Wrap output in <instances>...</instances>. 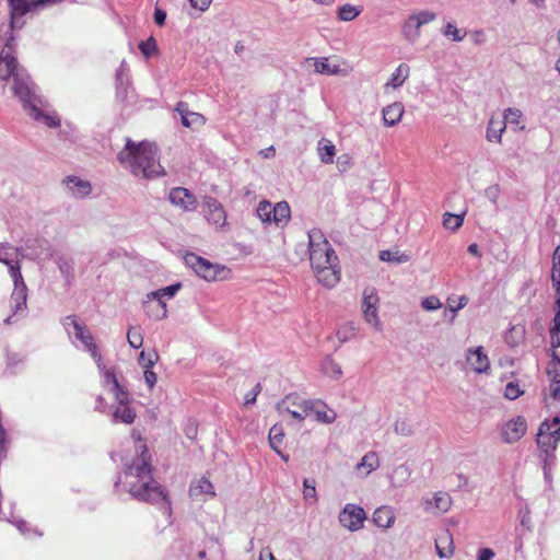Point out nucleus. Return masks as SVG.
<instances>
[{
  "instance_id": "a211bd4d",
  "label": "nucleus",
  "mask_w": 560,
  "mask_h": 560,
  "mask_svg": "<svg viewBox=\"0 0 560 560\" xmlns=\"http://www.w3.org/2000/svg\"><path fill=\"white\" fill-rule=\"evenodd\" d=\"M318 282L327 288L335 287L340 280V270L338 262L326 264L318 268H313Z\"/></svg>"
},
{
  "instance_id": "a19ab883",
  "label": "nucleus",
  "mask_w": 560,
  "mask_h": 560,
  "mask_svg": "<svg viewBox=\"0 0 560 560\" xmlns=\"http://www.w3.org/2000/svg\"><path fill=\"white\" fill-rule=\"evenodd\" d=\"M272 203L262 200L258 203L256 208V214L264 223H271L272 222Z\"/></svg>"
},
{
  "instance_id": "e433bc0d",
  "label": "nucleus",
  "mask_w": 560,
  "mask_h": 560,
  "mask_svg": "<svg viewBox=\"0 0 560 560\" xmlns=\"http://www.w3.org/2000/svg\"><path fill=\"white\" fill-rule=\"evenodd\" d=\"M409 74V67L406 63H401L397 67L393 73L390 80L386 83V86L398 88L407 79Z\"/></svg>"
},
{
  "instance_id": "338daca9",
  "label": "nucleus",
  "mask_w": 560,
  "mask_h": 560,
  "mask_svg": "<svg viewBox=\"0 0 560 560\" xmlns=\"http://www.w3.org/2000/svg\"><path fill=\"white\" fill-rule=\"evenodd\" d=\"M153 18L158 26H163L166 21V12L160 8H155Z\"/></svg>"
},
{
  "instance_id": "774afa93",
  "label": "nucleus",
  "mask_w": 560,
  "mask_h": 560,
  "mask_svg": "<svg viewBox=\"0 0 560 560\" xmlns=\"http://www.w3.org/2000/svg\"><path fill=\"white\" fill-rule=\"evenodd\" d=\"M495 553L491 548H481L478 552V560H492Z\"/></svg>"
},
{
  "instance_id": "5fc2aeb1",
  "label": "nucleus",
  "mask_w": 560,
  "mask_h": 560,
  "mask_svg": "<svg viewBox=\"0 0 560 560\" xmlns=\"http://www.w3.org/2000/svg\"><path fill=\"white\" fill-rule=\"evenodd\" d=\"M506 122L512 125L520 126L522 120V113L517 108H508L504 113L503 119Z\"/></svg>"
},
{
  "instance_id": "f257e3e1",
  "label": "nucleus",
  "mask_w": 560,
  "mask_h": 560,
  "mask_svg": "<svg viewBox=\"0 0 560 560\" xmlns=\"http://www.w3.org/2000/svg\"><path fill=\"white\" fill-rule=\"evenodd\" d=\"M141 453L126 465L125 477L130 495L138 500L151 504H163L170 510L166 491L152 477L151 455L147 445L141 446Z\"/></svg>"
},
{
  "instance_id": "1a4fd4ad",
  "label": "nucleus",
  "mask_w": 560,
  "mask_h": 560,
  "mask_svg": "<svg viewBox=\"0 0 560 560\" xmlns=\"http://www.w3.org/2000/svg\"><path fill=\"white\" fill-rule=\"evenodd\" d=\"M34 97L37 98V101L33 102L34 106L30 104V107H27L24 103H21L27 115L34 120L43 121L48 127H58L60 120L56 116L43 113V108L46 107L47 104L37 93V86L34 89Z\"/></svg>"
},
{
  "instance_id": "f3484780",
  "label": "nucleus",
  "mask_w": 560,
  "mask_h": 560,
  "mask_svg": "<svg viewBox=\"0 0 560 560\" xmlns=\"http://www.w3.org/2000/svg\"><path fill=\"white\" fill-rule=\"evenodd\" d=\"M11 7V19H10V27L11 28H21L24 25V20L22 19L28 11H31L34 7L33 0H9Z\"/></svg>"
},
{
  "instance_id": "f8f14e48",
  "label": "nucleus",
  "mask_w": 560,
  "mask_h": 560,
  "mask_svg": "<svg viewBox=\"0 0 560 560\" xmlns=\"http://www.w3.org/2000/svg\"><path fill=\"white\" fill-rule=\"evenodd\" d=\"M205 218L217 228H223L226 223V213L223 206L213 197L205 199Z\"/></svg>"
},
{
  "instance_id": "c756f323",
  "label": "nucleus",
  "mask_w": 560,
  "mask_h": 560,
  "mask_svg": "<svg viewBox=\"0 0 560 560\" xmlns=\"http://www.w3.org/2000/svg\"><path fill=\"white\" fill-rule=\"evenodd\" d=\"M201 494H209L211 498L215 497L213 485L207 478H201L197 483L189 488L190 498H198Z\"/></svg>"
},
{
  "instance_id": "6e6552de",
  "label": "nucleus",
  "mask_w": 560,
  "mask_h": 560,
  "mask_svg": "<svg viewBox=\"0 0 560 560\" xmlns=\"http://www.w3.org/2000/svg\"><path fill=\"white\" fill-rule=\"evenodd\" d=\"M378 296L373 288H366L363 291L362 311L366 323L376 330H382V324L377 315Z\"/></svg>"
},
{
  "instance_id": "72a5a7b5",
  "label": "nucleus",
  "mask_w": 560,
  "mask_h": 560,
  "mask_svg": "<svg viewBox=\"0 0 560 560\" xmlns=\"http://www.w3.org/2000/svg\"><path fill=\"white\" fill-rule=\"evenodd\" d=\"M322 368L324 373L335 381L341 378L342 376L341 365L330 357L324 360Z\"/></svg>"
},
{
  "instance_id": "412c9836",
  "label": "nucleus",
  "mask_w": 560,
  "mask_h": 560,
  "mask_svg": "<svg viewBox=\"0 0 560 560\" xmlns=\"http://www.w3.org/2000/svg\"><path fill=\"white\" fill-rule=\"evenodd\" d=\"M143 307L145 314L154 320H160L167 316L166 303L161 298L148 299L147 295L143 302Z\"/></svg>"
},
{
  "instance_id": "dca6fc26",
  "label": "nucleus",
  "mask_w": 560,
  "mask_h": 560,
  "mask_svg": "<svg viewBox=\"0 0 560 560\" xmlns=\"http://www.w3.org/2000/svg\"><path fill=\"white\" fill-rule=\"evenodd\" d=\"M305 415H315V419L322 423H332L336 420V413L332 410L326 411V405L322 401L303 400L300 404Z\"/></svg>"
},
{
  "instance_id": "bf43d9fd",
  "label": "nucleus",
  "mask_w": 560,
  "mask_h": 560,
  "mask_svg": "<svg viewBox=\"0 0 560 560\" xmlns=\"http://www.w3.org/2000/svg\"><path fill=\"white\" fill-rule=\"evenodd\" d=\"M442 307L441 301L432 295L422 301V308L427 311H433Z\"/></svg>"
},
{
  "instance_id": "c9c22d12",
  "label": "nucleus",
  "mask_w": 560,
  "mask_h": 560,
  "mask_svg": "<svg viewBox=\"0 0 560 560\" xmlns=\"http://www.w3.org/2000/svg\"><path fill=\"white\" fill-rule=\"evenodd\" d=\"M12 311L14 314L26 308V300H27V289L20 288L18 290H13L12 292Z\"/></svg>"
},
{
  "instance_id": "0eeeda50",
  "label": "nucleus",
  "mask_w": 560,
  "mask_h": 560,
  "mask_svg": "<svg viewBox=\"0 0 560 560\" xmlns=\"http://www.w3.org/2000/svg\"><path fill=\"white\" fill-rule=\"evenodd\" d=\"M365 520V511L357 504L348 503L339 513L340 524L351 532L361 529Z\"/></svg>"
},
{
  "instance_id": "4468645a",
  "label": "nucleus",
  "mask_w": 560,
  "mask_h": 560,
  "mask_svg": "<svg viewBox=\"0 0 560 560\" xmlns=\"http://www.w3.org/2000/svg\"><path fill=\"white\" fill-rule=\"evenodd\" d=\"M67 194L72 198H85L92 191V185L89 180L74 175H69L62 179Z\"/></svg>"
},
{
  "instance_id": "69168bd1",
  "label": "nucleus",
  "mask_w": 560,
  "mask_h": 560,
  "mask_svg": "<svg viewBox=\"0 0 560 560\" xmlns=\"http://www.w3.org/2000/svg\"><path fill=\"white\" fill-rule=\"evenodd\" d=\"M144 380H145L147 385L151 389L156 384L158 376L151 369H145L144 370Z\"/></svg>"
},
{
  "instance_id": "c85d7f7f",
  "label": "nucleus",
  "mask_w": 560,
  "mask_h": 560,
  "mask_svg": "<svg viewBox=\"0 0 560 560\" xmlns=\"http://www.w3.org/2000/svg\"><path fill=\"white\" fill-rule=\"evenodd\" d=\"M56 262H57L60 273L62 275V277L66 280V283L68 285H70L74 279V261H73V259L66 257V256H60L57 258Z\"/></svg>"
},
{
  "instance_id": "473e14b6",
  "label": "nucleus",
  "mask_w": 560,
  "mask_h": 560,
  "mask_svg": "<svg viewBox=\"0 0 560 560\" xmlns=\"http://www.w3.org/2000/svg\"><path fill=\"white\" fill-rule=\"evenodd\" d=\"M26 249L31 252L36 250L38 253H42V256H45V258H50L52 256L50 244L48 243V241L43 238L27 241Z\"/></svg>"
},
{
  "instance_id": "a18cd8bd",
  "label": "nucleus",
  "mask_w": 560,
  "mask_h": 560,
  "mask_svg": "<svg viewBox=\"0 0 560 560\" xmlns=\"http://www.w3.org/2000/svg\"><path fill=\"white\" fill-rule=\"evenodd\" d=\"M139 49L145 58H150L158 54V44L153 36H150L147 40L139 43Z\"/></svg>"
},
{
  "instance_id": "39448f33",
  "label": "nucleus",
  "mask_w": 560,
  "mask_h": 560,
  "mask_svg": "<svg viewBox=\"0 0 560 560\" xmlns=\"http://www.w3.org/2000/svg\"><path fill=\"white\" fill-rule=\"evenodd\" d=\"M184 260L187 267L191 268L196 275L207 281L223 279L228 272V269L224 266L213 264L194 253L186 254Z\"/></svg>"
},
{
  "instance_id": "6ab92c4d",
  "label": "nucleus",
  "mask_w": 560,
  "mask_h": 560,
  "mask_svg": "<svg viewBox=\"0 0 560 560\" xmlns=\"http://www.w3.org/2000/svg\"><path fill=\"white\" fill-rule=\"evenodd\" d=\"M175 110L180 115L182 125L187 128H200L206 124V118L196 112L188 109V104L178 102Z\"/></svg>"
},
{
  "instance_id": "2eb2a0df",
  "label": "nucleus",
  "mask_w": 560,
  "mask_h": 560,
  "mask_svg": "<svg viewBox=\"0 0 560 560\" xmlns=\"http://www.w3.org/2000/svg\"><path fill=\"white\" fill-rule=\"evenodd\" d=\"M168 200L172 205L182 208L185 211H194L197 208L196 197L184 187H175L170 191Z\"/></svg>"
},
{
  "instance_id": "ddd939ff",
  "label": "nucleus",
  "mask_w": 560,
  "mask_h": 560,
  "mask_svg": "<svg viewBox=\"0 0 560 560\" xmlns=\"http://www.w3.org/2000/svg\"><path fill=\"white\" fill-rule=\"evenodd\" d=\"M527 431V422L524 417L517 416L509 420L502 428V438L506 443L517 442Z\"/></svg>"
},
{
  "instance_id": "a878e982",
  "label": "nucleus",
  "mask_w": 560,
  "mask_h": 560,
  "mask_svg": "<svg viewBox=\"0 0 560 560\" xmlns=\"http://www.w3.org/2000/svg\"><path fill=\"white\" fill-rule=\"evenodd\" d=\"M419 30L420 14L413 13L402 25V34L408 40L415 42L418 38Z\"/></svg>"
},
{
  "instance_id": "4d7b16f0",
  "label": "nucleus",
  "mask_w": 560,
  "mask_h": 560,
  "mask_svg": "<svg viewBox=\"0 0 560 560\" xmlns=\"http://www.w3.org/2000/svg\"><path fill=\"white\" fill-rule=\"evenodd\" d=\"M112 392L117 400V406L129 404V393L121 385H118V388H112Z\"/></svg>"
},
{
  "instance_id": "9d476101",
  "label": "nucleus",
  "mask_w": 560,
  "mask_h": 560,
  "mask_svg": "<svg viewBox=\"0 0 560 560\" xmlns=\"http://www.w3.org/2000/svg\"><path fill=\"white\" fill-rule=\"evenodd\" d=\"M314 65V71L319 74L326 75H347L350 72V67L346 61L331 63L328 58H310Z\"/></svg>"
},
{
  "instance_id": "7c9ffc66",
  "label": "nucleus",
  "mask_w": 560,
  "mask_h": 560,
  "mask_svg": "<svg viewBox=\"0 0 560 560\" xmlns=\"http://www.w3.org/2000/svg\"><path fill=\"white\" fill-rule=\"evenodd\" d=\"M378 467V457L374 452L366 453L361 460L357 464V470L361 471V469H365L363 472L364 476H368L370 472L375 470Z\"/></svg>"
},
{
  "instance_id": "09e8293b",
  "label": "nucleus",
  "mask_w": 560,
  "mask_h": 560,
  "mask_svg": "<svg viewBox=\"0 0 560 560\" xmlns=\"http://www.w3.org/2000/svg\"><path fill=\"white\" fill-rule=\"evenodd\" d=\"M290 397H287L284 400L278 402L277 405V409L279 412H288L290 413L294 419H296L298 421H303L305 419V417H307L308 415H305L303 412V409L301 408V411H296V410H291L287 404L289 401Z\"/></svg>"
},
{
  "instance_id": "b1692460",
  "label": "nucleus",
  "mask_w": 560,
  "mask_h": 560,
  "mask_svg": "<svg viewBox=\"0 0 560 560\" xmlns=\"http://www.w3.org/2000/svg\"><path fill=\"white\" fill-rule=\"evenodd\" d=\"M291 217L290 206L287 201H280L272 208V222L277 226L285 225Z\"/></svg>"
},
{
  "instance_id": "cd10ccee",
  "label": "nucleus",
  "mask_w": 560,
  "mask_h": 560,
  "mask_svg": "<svg viewBox=\"0 0 560 560\" xmlns=\"http://www.w3.org/2000/svg\"><path fill=\"white\" fill-rule=\"evenodd\" d=\"M404 114V107L400 103H394L383 109V120L387 126L396 125Z\"/></svg>"
},
{
  "instance_id": "393cba45",
  "label": "nucleus",
  "mask_w": 560,
  "mask_h": 560,
  "mask_svg": "<svg viewBox=\"0 0 560 560\" xmlns=\"http://www.w3.org/2000/svg\"><path fill=\"white\" fill-rule=\"evenodd\" d=\"M505 121L491 117L487 128V140L490 142L501 143L502 133L505 130Z\"/></svg>"
},
{
  "instance_id": "c03bdc74",
  "label": "nucleus",
  "mask_w": 560,
  "mask_h": 560,
  "mask_svg": "<svg viewBox=\"0 0 560 560\" xmlns=\"http://www.w3.org/2000/svg\"><path fill=\"white\" fill-rule=\"evenodd\" d=\"M467 303L468 298L466 295L450 296L447 299V310L453 314L451 319H454L455 313L465 307Z\"/></svg>"
},
{
  "instance_id": "9b49d317",
  "label": "nucleus",
  "mask_w": 560,
  "mask_h": 560,
  "mask_svg": "<svg viewBox=\"0 0 560 560\" xmlns=\"http://www.w3.org/2000/svg\"><path fill=\"white\" fill-rule=\"evenodd\" d=\"M453 504L450 493L445 491L434 492L432 498L427 499L424 502V511L432 515H441L446 513Z\"/></svg>"
},
{
  "instance_id": "49530a36",
  "label": "nucleus",
  "mask_w": 560,
  "mask_h": 560,
  "mask_svg": "<svg viewBox=\"0 0 560 560\" xmlns=\"http://www.w3.org/2000/svg\"><path fill=\"white\" fill-rule=\"evenodd\" d=\"M127 340L131 348H141L143 343V337L140 331V328L130 327L127 332Z\"/></svg>"
},
{
  "instance_id": "f704fd0d",
  "label": "nucleus",
  "mask_w": 560,
  "mask_h": 560,
  "mask_svg": "<svg viewBox=\"0 0 560 560\" xmlns=\"http://www.w3.org/2000/svg\"><path fill=\"white\" fill-rule=\"evenodd\" d=\"M114 420L130 424L136 419V412L128 405L117 406L114 411Z\"/></svg>"
},
{
  "instance_id": "de8ad7c7",
  "label": "nucleus",
  "mask_w": 560,
  "mask_h": 560,
  "mask_svg": "<svg viewBox=\"0 0 560 560\" xmlns=\"http://www.w3.org/2000/svg\"><path fill=\"white\" fill-rule=\"evenodd\" d=\"M320 161L325 164L332 163L335 155V145L327 141L325 144L318 148Z\"/></svg>"
},
{
  "instance_id": "4c0bfd02",
  "label": "nucleus",
  "mask_w": 560,
  "mask_h": 560,
  "mask_svg": "<svg viewBox=\"0 0 560 560\" xmlns=\"http://www.w3.org/2000/svg\"><path fill=\"white\" fill-rule=\"evenodd\" d=\"M361 13V9L350 3H346L338 9L337 16L340 21H353Z\"/></svg>"
},
{
  "instance_id": "603ef678",
  "label": "nucleus",
  "mask_w": 560,
  "mask_h": 560,
  "mask_svg": "<svg viewBox=\"0 0 560 560\" xmlns=\"http://www.w3.org/2000/svg\"><path fill=\"white\" fill-rule=\"evenodd\" d=\"M523 389H521L517 382H510L506 384L504 389V397L514 400L518 398L521 395H523Z\"/></svg>"
},
{
  "instance_id": "052dcab7",
  "label": "nucleus",
  "mask_w": 560,
  "mask_h": 560,
  "mask_svg": "<svg viewBox=\"0 0 560 560\" xmlns=\"http://www.w3.org/2000/svg\"><path fill=\"white\" fill-rule=\"evenodd\" d=\"M100 371L103 372L104 382L106 384H112V388H118V385H120V384L113 371L105 370L104 365H103V369H100Z\"/></svg>"
},
{
  "instance_id": "f03ea898",
  "label": "nucleus",
  "mask_w": 560,
  "mask_h": 560,
  "mask_svg": "<svg viewBox=\"0 0 560 560\" xmlns=\"http://www.w3.org/2000/svg\"><path fill=\"white\" fill-rule=\"evenodd\" d=\"M117 160L135 176L153 179L165 175V170L160 163L159 149L149 141L136 143L127 138L125 148L117 154Z\"/></svg>"
},
{
  "instance_id": "864d4df0",
  "label": "nucleus",
  "mask_w": 560,
  "mask_h": 560,
  "mask_svg": "<svg viewBox=\"0 0 560 560\" xmlns=\"http://www.w3.org/2000/svg\"><path fill=\"white\" fill-rule=\"evenodd\" d=\"M303 486H304V489H303V497L304 499L307 501V500H313L314 502L317 501V495H316V488H315V481L313 479H304L303 481Z\"/></svg>"
},
{
  "instance_id": "bb28decb",
  "label": "nucleus",
  "mask_w": 560,
  "mask_h": 560,
  "mask_svg": "<svg viewBox=\"0 0 560 560\" xmlns=\"http://www.w3.org/2000/svg\"><path fill=\"white\" fill-rule=\"evenodd\" d=\"M550 339L553 348L560 347V294L556 296L555 317L550 328Z\"/></svg>"
},
{
  "instance_id": "13d9d810",
  "label": "nucleus",
  "mask_w": 560,
  "mask_h": 560,
  "mask_svg": "<svg viewBox=\"0 0 560 560\" xmlns=\"http://www.w3.org/2000/svg\"><path fill=\"white\" fill-rule=\"evenodd\" d=\"M357 327L354 326V324H350L349 325V328H343V329H339L337 331V337L339 339L340 342H346L348 341L351 337L355 336L357 334Z\"/></svg>"
},
{
  "instance_id": "680f3d73",
  "label": "nucleus",
  "mask_w": 560,
  "mask_h": 560,
  "mask_svg": "<svg viewBox=\"0 0 560 560\" xmlns=\"http://www.w3.org/2000/svg\"><path fill=\"white\" fill-rule=\"evenodd\" d=\"M14 28H11L9 26V30L5 32L4 34V37H5V43H4V47L2 49H5L7 51H10V54L13 52V48H14V43H15V37L12 33Z\"/></svg>"
},
{
  "instance_id": "4be33fe9",
  "label": "nucleus",
  "mask_w": 560,
  "mask_h": 560,
  "mask_svg": "<svg viewBox=\"0 0 560 560\" xmlns=\"http://www.w3.org/2000/svg\"><path fill=\"white\" fill-rule=\"evenodd\" d=\"M372 521L377 527L389 528L395 522L394 511L386 505L380 506L374 511Z\"/></svg>"
},
{
  "instance_id": "aec40b11",
  "label": "nucleus",
  "mask_w": 560,
  "mask_h": 560,
  "mask_svg": "<svg viewBox=\"0 0 560 560\" xmlns=\"http://www.w3.org/2000/svg\"><path fill=\"white\" fill-rule=\"evenodd\" d=\"M466 363L476 373L487 372L490 368V361L483 352L482 347L469 349L466 357Z\"/></svg>"
},
{
  "instance_id": "3c124183",
  "label": "nucleus",
  "mask_w": 560,
  "mask_h": 560,
  "mask_svg": "<svg viewBox=\"0 0 560 560\" xmlns=\"http://www.w3.org/2000/svg\"><path fill=\"white\" fill-rule=\"evenodd\" d=\"M283 438H284V433H283V429L281 425H278V424H275L270 430H269V444L270 446H273L275 445H280L283 441Z\"/></svg>"
},
{
  "instance_id": "79ce46f5",
  "label": "nucleus",
  "mask_w": 560,
  "mask_h": 560,
  "mask_svg": "<svg viewBox=\"0 0 560 560\" xmlns=\"http://www.w3.org/2000/svg\"><path fill=\"white\" fill-rule=\"evenodd\" d=\"M465 212L460 214L445 213L443 218V226L451 231H456L464 223Z\"/></svg>"
},
{
  "instance_id": "7ed1b4c3",
  "label": "nucleus",
  "mask_w": 560,
  "mask_h": 560,
  "mask_svg": "<svg viewBox=\"0 0 560 560\" xmlns=\"http://www.w3.org/2000/svg\"><path fill=\"white\" fill-rule=\"evenodd\" d=\"M0 79L8 81L12 79L10 86L13 95L25 106L30 107V104L34 106V89L37 86L25 69L20 68L16 58L2 49L0 51Z\"/></svg>"
},
{
  "instance_id": "8fccbe9b",
  "label": "nucleus",
  "mask_w": 560,
  "mask_h": 560,
  "mask_svg": "<svg viewBox=\"0 0 560 560\" xmlns=\"http://www.w3.org/2000/svg\"><path fill=\"white\" fill-rule=\"evenodd\" d=\"M158 359H159V355L155 351L150 352V353L141 351L139 354V358H138V362L145 370V369H151Z\"/></svg>"
},
{
  "instance_id": "5701e85b",
  "label": "nucleus",
  "mask_w": 560,
  "mask_h": 560,
  "mask_svg": "<svg viewBox=\"0 0 560 560\" xmlns=\"http://www.w3.org/2000/svg\"><path fill=\"white\" fill-rule=\"evenodd\" d=\"M435 548L441 558L451 557L454 552V542L451 533L445 529L435 539Z\"/></svg>"
},
{
  "instance_id": "6e6d98bb",
  "label": "nucleus",
  "mask_w": 560,
  "mask_h": 560,
  "mask_svg": "<svg viewBox=\"0 0 560 560\" xmlns=\"http://www.w3.org/2000/svg\"><path fill=\"white\" fill-rule=\"evenodd\" d=\"M444 35L452 37L454 42L463 40L465 34H462V31L458 30L454 24L447 23L444 28Z\"/></svg>"
},
{
  "instance_id": "ea45409f",
  "label": "nucleus",
  "mask_w": 560,
  "mask_h": 560,
  "mask_svg": "<svg viewBox=\"0 0 560 560\" xmlns=\"http://www.w3.org/2000/svg\"><path fill=\"white\" fill-rule=\"evenodd\" d=\"M380 259L385 262L400 264L409 260V256L400 254L398 250H382L380 252Z\"/></svg>"
},
{
  "instance_id": "58836bf2",
  "label": "nucleus",
  "mask_w": 560,
  "mask_h": 560,
  "mask_svg": "<svg viewBox=\"0 0 560 560\" xmlns=\"http://www.w3.org/2000/svg\"><path fill=\"white\" fill-rule=\"evenodd\" d=\"M8 268H9L10 276L13 280V283H14L13 290H18L20 288L27 289V287L24 282L22 272H21V265H20L19 260L10 262Z\"/></svg>"
},
{
  "instance_id": "20e7f679",
  "label": "nucleus",
  "mask_w": 560,
  "mask_h": 560,
  "mask_svg": "<svg viewBox=\"0 0 560 560\" xmlns=\"http://www.w3.org/2000/svg\"><path fill=\"white\" fill-rule=\"evenodd\" d=\"M308 254L312 268H318L326 264L338 262V257L318 229L308 231Z\"/></svg>"
},
{
  "instance_id": "37998d69",
  "label": "nucleus",
  "mask_w": 560,
  "mask_h": 560,
  "mask_svg": "<svg viewBox=\"0 0 560 560\" xmlns=\"http://www.w3.org/2000/svg\"><path fill=\"white\" fill-rule=\"evenodd\" d=\"M180 288H182V283L177 282V283L171 284L168 287H165V288H162L156 291L148 293V299H156V298L162 299L164 296L173 298L179 291Z\"/></svg>"
},
{
  "instance_id": "e2e57ef3",
  "label": "nucleus",
  "mask_w": 560,
  "mask_h": 560,
  "mask_svg": "<svg viewBox=\"0 0 560 560\" xmlns=\"http://www.w3.org/2000/svg\"><path fill=\"white\" fill-rule=\"evenodd\" d=\"M15 252H16L18 256H20L21 258H28V259L35 260V259H38L42 257V253H38L36 250H32V252L30 250L28 253H25L22 247H16Z\"/></svg>"
},
{
  "instance_id": "2f4dec72",
  "label": "nucleus",
  "mask_w": 560,
  "mask_h": 560,
  "mask_svg": "<svg viewBox=\"0 0 560 560\" xmlns=\"http://www.w3.org/2000/svg\"><path fill=\"white\" fill-rule=\"evenodd\" d=\"M552 285L556 290V296L560 294V246H558L552 256V272H551Z\"/></svg>"
},
{
  "instance_id": "423d86ee",
  "label": "nucleus",
  "mask_w": 560,
  "mask_h": 560,
  "mask_svg": "<svg viewBox=\"0 0 560 560\" xmlns=\"http://www.w3.org/2000/svg\"><path fill=\"white\" fill-rule=\"evenodd\" d=\"M63 325L66 327L72 326L75 331V337L84 345V348L92 358L95 360L97 368L103 369V359L97 350V346L94 342L93 336L91 335L90 330L80 325L79 322L75 319L74 316H67L65 318Z\"/></svg>"
},
{
  "instance_id": "0e129e2a",
  "label": "nucleus",
  "mask_w": 560,
  "mask_h": 560,
  "mask_svg": "<svg viewBox=\"0 0 560 560\" xmlns=\"http://www.w3.org/2000/svg\"><path fill=\"white\" fill-rule=\"evenodd\" d=\"M260 390H261V385L259 383H257L255 385V387L253 388V390L245 395V404L246 405L254 404L256 401L257 395L260 393Z\"/></svg>"
}]
</instances>
